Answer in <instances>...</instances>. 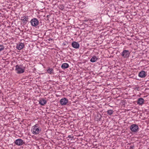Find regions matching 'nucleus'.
I'll use <instances>...</instances> for the list:
<instances>
[{
  "label": "nucleus",
  "instance_id": "4be33fe9",
  "mask_svg": "<svg viewBox=\"0 0 149 149\" xmlns=\"http://www.w3.org/2000/svg\"><path fill=\"white\" fill-rule=\"evenodd\" d=\"M131 147L132 148L133 147H133H132L131 146Z\"/></svg>",
  "mask_w": 149,
  "mask_h": 149
},
{
  "label": "nucleus",
  "instance_id": "0eeeda50",
  "mask_svg": "<svg viewBox=\"0 0 149 149\" xmlns=\"http://www.w3.org/2000/svg\"><path fill=\"white\" fill-rule=\"evenodd\" d=\"M68 100L65 98H63L60 100V103L62 105H65L67 103Z\"/></svg>",
  "mask_w": 149,
  "mask_h": 149
},
{
  "label": "nucleus",
  "instance_id": "f03ea898",
  "mask_svg": "<svg viewBox=\"0 0 149 149\" xmlns=\"http://www.w3.org/2000/svg\"><path fill=\"white\" fill-rule=\"evenodd\" d=\"M25 68V67H22V65H17L15 66V70L17 73L20 74L23 73L24 72Z\"/></svg>",
  "mask_w": 149,
  "mask_h": 149
},
{
  "label": "nucleus",
  "instance_id": "a211bd4d",
  "mask_svg": "<svg viewBox=\"0 0 149 149\" xmlns=\"http://www.w3.org/2000/svg\"><path fill=\"white\" fill-rule=\"evenodd\" d=\"M4 48V47L3 45H0V52L3 50Z\"/></svg>",
  "mask_w": 149,
  "mask_h": 149
},
{
  "label": "nucleus",
  "instance_id": "412c9836",
  "mask_svg": "<svg viewBox=\"0 0 149 149\" xmlns=\"http://www.w3.org/2000/svg\"><path fill=\"white\" fill-rule=\"evenodd\" d=\"M49 16V15H47V17H48Z\"/></svg>",
  "mask_w": 149,
  "mask_h": 149
},
{
  "label": "nucleus",
  "instance_id": "4468645a",
  "mask_svg": "<svg viewBox=\"0 0 149 149\" xmlns=\"http://www.w3.org/2000/svg\"><path fill=\"white\" fill-rule=\"evenodd\" d=\"M69 67V65L68 64L65 63H63L61 66V67L63 69H66L68 68Z\"/></svg>",
  "mask_w": 149,
  "mask_h": 149
},
{
  "label": "nucleus",
  "instance_id": "20e7f679",
  "mask_svg": "<svg viewBox=\"0 0 149 149\" xmlns=\"http://www.w3.org/2000/svg\"><path fill=\"white\" fill-rule=\"evenodd\" d=\"M30 22L32 26H36L38 24L39 21L37 19L34 18L31 19Z\"/></svg>",
  "mask_w": 149,
  "mask_h": 149
},
{
  "label": "nucleus",
  "instance_id": "f8f14e48",
  "mask_svg": "<svg viewBox=\"0 0 149 149\" xmlns=\"http://www.w3.org/2000/svg\"><path fill=\"white\" fill-rule=\"evenodd\" d=\"M24 46V43H20L18 44L16 46L17 49L19 50H20L23 48Z\"/></svg>",
  "mask_w": 149,
  "mask_h": 149
},
{
  "label": "nucleus",
  "instance_id": "f3484780",
  "mask_svg": "<svg viewBox=\"0 0 149 149\" xmlns=\"http://www.w3.org/2000/svg\"><path fill=\"white\" fill-rule=\"evenodd\" d=\"M54 70L53 69L49 68L47 70V72L48 73L51 74L53 72Z\"/></svg>",
  "mask_w": 149,
  "mask_h": 149
},
{
  "label": "nucleus",
  "instance_id": "423d86ee",
  "mask_svg": "<svg viewBox=\"0 0 149 149\" xmlns=\"http://www.w3.org/2000/svg\"><path fill=\"white\" fill-rule=\"evenodd\" d=\"M130 52L128 50H124L122 53L121 55L124 58H128L129 56Z\"/></svg>",
  "mask_w": 149,
  "mask_h": 149
},
{
  "label": "nucleus",
  "instance_id": "dca6fc26",
  "mask_svg": "<svg viewBox=\"0 0 149 149\" xmlns=\"http://www.w3.org/2000/svg\"><path fill=\"white\" fill-rule=\"evenodd\" d=\"M114 112V111L111 109L108 110L106 111V113L109 115H111Z\"/></svg>",
  "mask_w": 149,
  "mask_h": 149
},
{
  "label": "nucleus",
  "instance_id": "f257e3e1",
  "mask_svg": "<svg viewBox=\"0 0 149 149\" xmlns=\"http://www.w3.org/2000/svg\"><path fill=\"white\" fill-rule=\"evenodd\" d=\"M31 131L33 134H37L41 132V128L38 124H36L32 127Z\"/></svg>",
  "mask_w": 149,
  "mask_h": 149
},
{
  "label": "nucleus",
  "instance_id": "7ed1b4c3",
  "mask_svg": "<svg viewBox=\"0 0 149 149\" xmlns=\"http://www.w3.org/2000/svg\"><path fill=\"white\" fill-rule=\"evenodd\" d=\"M139 128L138 126L136 124H133L130 127V129L133 132H137Z\"/></svg>",
  "mask_w": 149,
  "mask_h": 149
},
{
  "label": "nucleus",
  "instance_id": "6ab92c4d",
  "mask_svg": "<svg viewBox=\"0 0 149 149\" xmlns=\"http://www.w3.org/2000/svg\"><path fill=\"white\" fill-rule=\"evenodd\" d=\"M59 8L60 9L63 10L64 8V7L63 5H61L59 6Z\"/></svg>",
  "mask_w": 149,
  "mask_h": 149
},
{
  "label": "nucleus",
  "instance_id": "9d476101",
  "mask_svg": "<svg viewBox=\"0 0 149 149\" xmlns=\"http://www.w3.org/2000/svg\"><path fill=\"white\" fill-rule=\"evenodd\" d=\"M144 99L142 98H139L137 101V104L139 105H142L144 104Z\"/></svg>",
  "mask_w": 149,
  "mask_h": 149
},
{
  "label": "nucleus",
  "instance_id": "39448f33",
  "mask_svg": "<svg viewBox=\"0 0 149 149\" xmlns=\"http://www.w3.org/2000/svg\"><path fill=\"white\" fill-rule=\"evenodd\" d=\"M15 144L17 146H20L25 143V142L21 139H16L14 142Z\"/></svg>",
  "mask_w": 149,
  "mask_h": 149
},
{
  "label": "nucleus",
  "instance_id": "9b49d317",
  "mask_svg": "<svg viewBox=\"0 0 149 149\" xmlns=\"http://www.w3.org/2000/svg\"><path fill=\"white\" fill-rule=\"evenodd\" d=\"M72 46L73 48L75 49H78L79 47V44L75 41H74L72 43Z\"/></svg>",
  "mask_w": 149,
  "mask_h": 149
},
{
  "label": "nucleus",
  "instance_id": "1a4fd4ad",
  "mask_svg": "<svg viewBox=\"0 0 149 149\" xmlns=\"http://www.w3.org/2000/svg\"><path fill=\"white\" fill-rule=\"evenodd\" d=\"M146 72L143 70L139 72V76L141 78H144L146 76Z\"/></svg>",
  "mask_w": 149,
  "mask_h": 149
},
{
  "label": "nucleus",
  "instance_id": "5701e85b",
  "mask_svg": "<svg viewBox=\"0 0 149 149\" xmlns=\"http://www.w3.org/2000/svg\"><path fill=\"white\" fill-rule=\"evenodd\" d=\"M136 88L137 90V89H138V88Z\"/></svg>",
  "mask_w": 149,
  "mask_h": 149
},
{
  "label": "nucleus",
  "instance_id": "ddd939ff",
  "mask_svg": "<svg viewBox=\"0 0 149 149\" xmlns=\"http://www.w3.org/2000/svg\"><path fill=\"white\" fill-rule=\"evenodd\" d=\"M47 103V101L46 100L43 99L40 100L39 101V103L42 106H44Z\"/></svg>",
  "mask_w": 149,
  "mask_h": 149
},
{
  "label": "nucleus",
  "instance_id": "6e6552de",
  "mask_svg": "<svg viewBox=\"0 0 149 149\" xmlns=\"http://www.w3.org/2000/svg\"><path fill=\"white\" fill-rule=\"evenodd\" d=\"M29 19V16H25L22 17L21 20L23 21L24 23L26 24L28 22V19Z\"/></svg>",
  "mask_w": 149,
  "mask_h": 149
},
{
  "label": "nucleus",
  "instance_id": "2eb2a0df",
  "mask_svg": "<svg viewBox=\"0 0 149 149\" xmlns=\"http://www.w3.org/2000/svg\"><path fill=\"white\" fill-rule=\"evenodd\" d=\"M97 58L96 56H93L91 58L90 60V61L92 62H95L97 60Z\"/></svg>",
  "mask_w": 149,
  "mask_h": 149
},
{
  "label": "nucleus",
  "instance_id": "aec40b11",
  "mask_svg": "<svg viewBox=\"0 0 149 149\" xmlns=\"http://www.w3.org/2000/svg\"><path fill=\"white\" fill-rule=\"evenodd\" d=\"M68 137L69 138H72L73 136H72L71 135H69L68 136Z\"/></svg>",
  "mask_w": 149,
  "mask_h": 149
}]
</instances>
